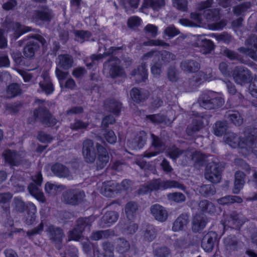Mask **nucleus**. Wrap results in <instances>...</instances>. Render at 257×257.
<instances>
[{
	"label": "nucleus",
	"instance_id": "obj_6",
	"mask_svg": "<svg viewBox=\"0 0 257 257\" xmlns=\"http://www.w3.org/2000/svg\"><path fill=\"white\" fill-rule=\"evenodd\" d=\"M85 197L83 191L76 190H68L62 194V201L67 204L76 205L82 202Z\"/></svg>",
	"mask_w": 257,
	"mask_h": 257
},
{
	"label": "nucleus",
	"instance_id": "obj_45",
	"mask_svg": "<svg viewBox=\"0 0 257 257\" xmlns=\"http://www.w3.org/2000/svg\"><path fill=\"white\" fill-rule=\"evenodd\" d=\"M114 235V231L107 229L105 230H98L93 232L90 236V238L93 240H98L104 238H108Z\"/></svg>",
	"mask_w": 257,
	"mask_h": 257
},
{
	"label": "nucleus",
	"instance_id": "obj_39",
	"mask_svg": "<svg viewBox=\"0 0 257 257\" xmlns=\"http://www.w3.org/2000/svg\"><path fill=\"white\" fill-rule=\"evenodd\" d=\"M245 175L242 171H237L235 174L234 187L233 192L235 194H238L240 189L242 188L244 184Z\"/></svg>",
	"mask_w": 257,
	"mask_h": 257
},
{
	"label": "nucleus",
	"instance_id": "obj_61",
	"mask_svg": "<svg viewBox=\"0 0 257 257\" xmlns=\"http://www.w3.org/2000/svg\"><path fill=\"white\" fill-rule=\"evenodd\" d=\"M167 197L169 200L173 201L177 203H181L185 201L186 199L185 196L180 192H174L169 193L167 195Z\"/></svg>",
	"mask_w": 257,
	"mask_h": 257
},
{
	"label": "nucleus",
	"instance_id": "obj_36",
	"mask_svg": "<svg viewBox=\"0 0 257 257\" xmlns=\"http://www.w3.org/2000/svg\"><path fill=\"white\" fill-rule=\"evenodd\" d=\"M130 94L132 99L137 103H140L146 100L149 94L147 91L137 88H133Z\"/></svg>",
	"mask_w": 257,
	"mask_h": 257
},
{
	"label": "nucleus",
	"instance_id": "obj_47",
	"mask_svg": "<svg viewBox=\"0 0 257 257\" xmlns=\"http://www.w3.org/2000/svg\"><path fill=\"white\" fill-rule=\"evenodd\" d=\"M199 193L204 197H208L216 193V189L212 184H204L199 188Z\"/></svg>",
	"mask_w": 257,
	"mask_h": 257
},
{
	"label": "nucleus",
	"instance_id": "obj_18",
	"mask_svg": "<svg viewBox=\"0 0 257 257\" xmlns=\"http://www.w3.org/2000/svg\"><path fill=\"white\" fill-rule=\"evenodd\" d=\"M74 63L73 57L67 54H60L56 59L57 67L62 69L67 70L72 67Z\"/></svg>",
	"mask_w": 257,
	"mask_h": 257
},
{
	"label": "nucleus",
	"instance_id": "obj_12",
	"mask_svg": "<svg viewBox=\"0 0 257 257\" xmlns=\"http://www.w3.org/2000/svg\"><path fill=\"white\" fill-rule=\"evenodd\" d=\"M96 148L97 151V159L96 160L97 170L104 168L108 163L109 157L106 149L100 144L97 143Z\"/></svg>",
	"mask_w": 257,
	"mask_h": 257
},
{
	"label": "nucleus",
	"instance_id": "obj_24",
	"mask_svg": "<svg viewBox=\"0 0 257 257\" xmlns=\"http://www.w3.org/2000/svg\"><path fill=\"white\" fill-rule=\"evenodd\" d=\"M204 119H205V117L201 116H199L198 119L193 120L186 128V132L188 136H191L199 131L205 124L203 121Z\"/></svg>",
	"mask_w": 257,
	"mask_h": 257
},
{
	"label": "nucleus",
	"instance_id": "obj_10",
	"mask_svg": "<svg viewBox=\"0 0 257 257\" xmlns=\"http://www.w3.org/2000/svg\"><path fill=\"white\" fill-rule=\"evenodd\" d=\"M151 146L155 149V151L145 152L144 157L150 158L163 153L165 149V143L159 137L153 134H151Z\"/></svg>",
	"mask_w": 257,
	"mask_h": 257
},
{
	"label": "nucleus",
	"instance_id": "obj_20",
	"mask_svg": "<svg viewBox=\"0 0 257 257\" xmlns=\"http://www.w3.org/2000/svg\"><path fill=\"white\" fill-rule=\"evenodd\" d=\"M180 67L185 72L195 73L199 70L200 65L196 60L185 59L180 63Z\"/></svg>",
	"mask_w": 257,
	"mask_h": 257
},
{
	"label": "nucleus",
	"instance_id": "obj_53",
	"mask_svg": "<svg viewBox=\"0 0 257 257\" xmlns=\"http://www.w3.org/2000/svg\"><path fill=\"white\" fill-rule=\"evenodd\" d=\"M198 207L204 212L213 213L215 211L214 205L207 200L201 201L198 204Z\"/></svg>",
	"mask_w": 257,
	"mask_h": 257
},
{
	"label": "nucleus",
	"instance_id": "obj_26",
	"mask_svg": "<svg viewBox=\"0 0 257 257\" xmlns=\"http://www.w3.org/2000/svg\"><path fill=\"white\" fill-rule=\"evenodd\" d=\"M190 18L194 22L186 19H181L179 20V23L182 26L191 27H198L202 23V19L199 14L192 13L190 14Z\"/></svg>",
	"mask_w": 257,
	"mask_h": 257
},
{
	"label": "nucleus",
	"instance_id": "obj_56",
	"mask_svg": "<svg viewBox=\"0 0 257 257\" xmlns=\"http://www.w3.org/2000/svg\"><path fill=\"white\" fill-rule=\"evenodd\" d=\"M20 85L17 83L10 84L7 87V93L12 97L16 96L21 93Z\"/></svg>",
	"mask_w": 257,
	"mask_h": 257
},
{
	"label": "nucleus",
	"instance_id": "obj_17",
	"mask_svg": "<svg viewBox=\"0 0 257 257\" xmlns=\"http://www.w3.org/2000/svg\"><path fill=\"white\" fill-rule=\"evenodd\" d=\"M147 140L146 133L141 131L134 139L128 140L127 145L133 150H137L143 148Z\"/></svg>",
	"mask_w": 257,
	"mask_h": 257
},
{
	"label": "nucleus",
	"instance_id": "obj_58",
	"mask_svg": "<svg viewBox=\"0 0 257 257\" xmlns=\"http://www.w3.org/2000/svg\"><path fill=\"white\" fill-rule=\"evenodd\" d=\"M89 125V123L88 121L84 122L80 119H76L74 122L70 124V127L72 130L78 131L86 129Z\"/></svg>",
	"mask_w": 257,
	"mask_h": 257
},
{
	"label": "nucleus",
	"instance_id": "obj_43",
	"mask_svg": "<svg viewBox=\"0 0 257 257\" xmlns=\"http://www.w3.org/2000/svg\"><path fill=\"white\" fill-rule=\"evenodd\" d=\"M138 208V205L137 203L135 201H130L126 204L124 210L126 217L129 220H131L134 218Z\"/></svg>",
	"mask_w": 257,
	"mask_h": 257
},
{
	"label": "nucleus",
	"instance_id": "obj_35",
	"mask_svg": "<svg viewBox=\"0 0 257 257\" xmlns=\"http://www.w3.org/2000/svg\"><path fill=\"white\" fill-rule=\"evenodd\" d=\"M12 29L14 31V37L17 39L23 34L30 32L32 28L30 27L25 26L21 25L18 22H13L10 24Z\"/></svg>",
	"mask_w": 257,
	"mask_h": 257
},
{
	"label": "nucleus",
	"instance_id": "obj_38",
	"mask_svg": "<svg viewBox=\"0 0 257 257\" xmlns=\"http://www.w3.org/2000/svg\"><path fill=\"white\" fill-rule=\"evenodd\" d=\"M227 225L233 228H239L243 224V221L240 219L239 215L236 212L231 213L226 221Z\"/></svg>",
	"mask_w": 257,
	"mask_h": 257
},
{
	"label": "nucleus",
	"instance_id": "obj_34",
	"mask_svg": "<svg viewBox=\"0 0 257 257\" xmlns=\"http://www.w3.org/2000/svg\"><path fill=\"white\" fill-rule=\"evenodd\" d=\"M42 78L43 80L39 82V86L42 91L47 95L51 94L54 91V88L50 77L46 74H43Z\"/></svg>",
	"mask_w": 257,
	"mask_h": 257
},
{
	"label": "nucleus",
	"instance_id": "obj_8",
	"mask_svg": "<svg viewBox=\"0 0 257 257\" xmlns=\"http://www.w3.org/2000/svg\"><path fill=\"white\" fill-rule=\"evenodd\" d=\"M49 237L55 247L60 250L62 248V242L65 234L62 229L54 225L49 226L47 230Z\"/></svg>",
	"mask_w": 257,
	"mask_h": 257
},
{
	"label": "nucleus",
	"instance_id": "obj_52",
	"mask_svg": "<svg viewBox=\"0 0 257 257\" xmlns=\"http://www.w3.org/2000/svg\"><path fill=\"white\" fill-rule=\"evenodd\" d=\"M229 120L235 125L239 126L243 122V119L237 111H228L225 115Z\"/></svg>",
	"mask_w": 257,
	"mask_h": 257
},
{
	"label": "nucleus",
	"instance_id": "obj_37",
	"mask_svg": "<svg viewBox=\"0 0 257 257\" xmlns=\"http://www.w3.org/2000/svg\"><path fill=\"white\" fill-rule=\"evenodd\" d=\"M118 217V213L113 211L106 212L101 219L100 225L104 226H110V224L116 221Z\"/></svg>",
	"mask_w": 257,
	"mask_h": 257
},
{
	"label": "nucleus",
	"instance_id": "obj_19",
	"mask_svg": "<svg viewBox=\"0 0 257 257\" xmlns=\"http://www.w3.org/2000/svg\"><path fill=\"white\" fill-rule=\"evenodd\" d=\"M150 210L152 214L157 220L163 222L167 220L168 214L164 207L156 204L152 205Z\"/></svg>",
	"mask_w": 257,
	"mask_h": 257
},
{
	"label": "nucleus",
	"instance_id": "obj_57",
	"mask_svg": "<svg viewBox=\"0 0 257 257\" xmlns=\"http://www.w3.org/2000/svg\"><path fill=\"white\" fill-rule=\"evenodd\" d=\"M200 46L202 48L201 51L204 54L210 53L214 48L213 42L210 40L205 39L201 40Z\"/></svg>",
	"mask_w": 257,
	"mask_h": 257
},
{
	"label": "nucleus",
	"instance_id": "obj_23",
	"mask_svg": "<svg viewBox=\"0 0 257 257\" xmlns=\"http://www.w3.org/2000/svg\"><path fill=\"white\" fill-rule=\"evenodd\" d=\"M3 156L5 161L11 166H18L22 161V157L15 151L8 150L5 151Z\"/></svg>",
	"mask_w": 257,
	"mask_h": 257
},
{
	"label": "nucleus",
	"instance_id": "obj_48",
	"mask_svg": "<svg viewBox=\"0 0 257 257\" xmlns=\"http://www.w3.org/2000/svg\"><path fill=\"white\" fill-rule=\"evenodd\" d=\"M192 159L194 161V166L196 167L203 166L208 159L204 155L199 152H195L192 154Z\"/></svg>",
	"mask_w": 257,
	"mask_h": 257
},
{
	"label": "nucleus",
	"instance_id": "obj_60",
	"mask_svg": "<svg viewBox=\"0 0 257 257\" xmlns=\"http://www.w3.org/2000/svg\"><path fill=\"white\" fill-rule=\"evenodd\" d=\"M156 229L152 226H148L145 231L144 236L145 240L152 241L156 237Z\"/></svg>",
	"mask_w": 257,
	"mask_h": 257
},
{
	"label": "nucleus",
	"instance_id": "obj_29",
	"mask_svg": "<svg viewBox=\"0 0 257 257\" xmlns=\"http://www.w3.org/2000/svg\"><path fill=\"white\" fill-rule=\"evenodd\" d=\"M51 171L57 176L60 178H67L70 176V171L64 165L56 163L51 167Z\"/></svg>",
	"mask_w": 257,
	"mask_h": 257
},
{
	"label": "nucleus",
	"instance_id": "obj_27",
	"mask_svg": "<svg viewBox=\"0 0 257 257\" xmlns=\"http://www.w3.org/2000/svg\"><path fill=\"white\" fill-rule=\"evenodd\" d=\"M207 220L206 217L200 215H195L192 222V230L194 232H198L204 229L205 227Z\"/></svg>",
	"mask_w": 257,
	"mask_h": 257
},
{
	"label": "nucleus",
	"instance_id": "obj_22",
	"mask_svg": "<svg viewBox=\"0 0 257 257\" xmlns=\"http://www.w3.org/2000/svg\"><path fill=\"white\" fill-rule=\"evenodd\" d=\"M189 222V216L187 214H182L174 222L172 230L174 232L182 231L187 227Z\"/></svg>",
	"mask_w": 257,
	"mask_h": 257
},
{
	"label": "nucleus",
	"instance_id": "obj_49",
	"mask_svg": "<svg viewBox=\"0 0 257 257\" xmlns=\"http://www.w3.org/2000/svg\"><path fill=\"white\" fill-rule=\"evenodd\" d=\"M176 59V56L167 51H158V60L161 61V63H169Z\"/></svg>",
	"mask_w": 257,
	"mask_h": 257
},
{
	"label": "nucleus",
	"instance_id": "obj_44",
	"mask_svg": "<svg viewBox=\"0 0 257 257\" xmlns=\"http://www.w3.org/2000/svg\"><path fill=\"white\" fill-rule=\"evenodd\" d=\"M116 185L113 181L104 182L101 188V193L107 197H110L113 194Z\"/></svg>",
	"mask_w": 257,
	"mask_h": 257
},
{
	"label": "nucleus",
	"instance_id": "obj_2",
	"mask_svg": "<svg viewBox=\"0 0 257 257\" xmlns=\"http://www.w3.org/2000/svg\"><path fill=\"white\" fill-rule=\"evenodd\" d=\"M213 92L202 94L198 99L200 106L206 109H216L224 104V100L220 97H214Z\"/></svg>",
	"mask_w": 257,
	"mask_h": 257
},
{
	"label": "nucleus",
	"instance_id": "obj_64",
	"mask_svg": "<svg viewBox=\"0 0 257 257\" xmlns=\"http://www.w3.org/2000/svg\"><path fill=\"white\" fill-rule=\"evenodd\" d=\"M167 77L172 82H176L179 79L178 72L175 67L170 66L167 70Z\"/></svg>",
	"mask_w": 257,
	"mask_h": 257
},
{
	"label": "nucleus",
	"instance_id": "obj_55",
	"mask_svg": "<svg viewBox=\"0 0 257 257\" xmlns=\"http://www.w3.org/2000/svg\"><path fill=\"white\" fill-rule=\"evenodd\" d=\"M171 253L170 249L166 246L158 247L153 251L155 257H169Z\"/></svg>",
	"mask_w": 257,
	"mask_h": 257
},
{
	"label": "nucleus",
	"instance_id": "obj_62",
	"mask_svg": "<svg viewBox=\"0 0 257 257\" xmlns=\"http://www.w3.org/2000/svg\"><path fill=\"white\" fill-rule=\"evenodd\" d=\"M102 246L105 257H113V245L108 241L102 243Z\"/></svg>",
	"mask_w": 257,
	"mask_h": 257
},
{
	"label": "nucleus",
	"instance_id": "obj_25",
	"mask_svg": "<svg viewBox=\"0 0 257 257\" xmlns=\"http://www.w3.org/2000/svg\"><path fill=\"white\" fill-rule=\"evenodd\" d=\"M104 106L108 111L118 115L122 107V104L114 98H110L107 99L104 101Z\"/></svg>",
	"mask_w": 257,
	"mask_h": 257
},
{
	"label": "nucleus",
	"instance_id": "obj_33",
	"mask_svg": "<svg viewBox=\"0 0 257 257\" xmlns=\"http://www.w3.org/2000/svg\"><path fill=\"white\" fill-rule=\"evenodd\" d=\"M131 75L135 77V80L138 82L144 81L147 78L148 72L145 63H142L137 69H134Z\"/></svg>",
	"mask_w": 257,
	"mask_h": 257
},
{
	"label": "nucleus",
	"instance_id": "obj_31",
	"mask_svg": "<svg viewBox=\"0 0 257 257\" xmlns=\"http://www.w3.org/2000/svg\"><path fill=\"white\" fill-rule=\"evenodd\" d=\"M27 213L25 215V222L27 225H31L34 223L36 219L37 208L35 205L32 203H28V209L26 210Z\"/></svg>",
	"mask_w": 257,
	"mask_h": 257
},
{
	"label": "nucleus",
	"instance_id": "obj_28",
	"mask_svg": "<svg viewBox=\"0 0 257 257\" xmlns=\"http://www.w3.org/2000/svg\"><path fill=\"white\" fill-rule=\"evenodd\" d=\"M190 152L187 150H183L173 146L168 149V156L173 160L176 161L181 156H183L185 158V164L187 162L186 158L188 159V156Z\"/></svg>",
	"mask_w": 257,
	"mask_h": 257
},
{
	"label": "nucleus",
	"instance_id": "obj_40",
	"mask_svg": "<svg viewBox=\"0 0 257 257\" xmlns=\"http://www.w3.org/2000/svg\"><path fill=\"white\" fill-rule=\"evenodd\" d=\"M165 5L164 0H144L142 8H152L154 11H159Z\"/></svg>",
	"mask_w": 257,
	"mask_h": 257
},
{
	"label": "nucleus",
	"instance_id": "obj_50",
	"mask_svg": "<svg viewBox=\"0 0 257 257\" xmlns=\"http://www.w3.org/2000/svg\"><path fill=\"white\" fill-rule=\"evenodd\" d=\"M203 15L208 22L217 21L219 19V11L217 9L204 11Z\"/></svg>",
	"mask_w": 257,
	"mask_h": 257
},
{
	"label": "nucleus",
	"instance_id": "obj_14",
	"mask_svg": "<svg viewBox=\"0 0 257 257\" xmlns=\"http://www.w3.org/2000/svg\"><path fill=\"white\" fill-rule=\"evenodd\" d=\"M223 244L226 254L230 255L232 252L237 251L239 248V242L234 235H229L224 238Z\"/></svg>",
	"mask_w": 257,
	"mask_h": 257
},
{
	"label": "nucleus",
	"instance_id": "obj_5",
	"mask_svg": "<svg viewBox=\"0 0 257 257\" xmlns=\"http://www.w3.org/2000/svg\"><path fill=\"white\" fill-rule=\"evenodd\" d=\"M34 116L43 125L47 127L56 124L57 120L52 115L49 110L44 107H39L34 111Z\"/></svg>",
	"mask_w": 257,
	"mask_h": 257
},
{
	"label": "nucleus",
	"instance_id": "obj_7",
	"mask_svg": "<svg viewBox=\"0 0 257 257\" xmlns=\"http://www.w3.org/2000/svg\"><path fill=\"white\" fill-rule=\"evenodd\" d=\"M232 76L235 82L241 85L249 82L252 79L251 72L247 68L242 66L236 67Z\"/></svg>",
	"mask_w": 257,
	"mask_h": 257
},
{
	"label": "nucleus",
	"instance_id": "obj_30",
	"mask_svg": "<svg viewBox=\"0 0 257 257\" xmlns=\"http://www.w3.org/2000/svg\"><path fill=\"white\" fill-rule=\"evenodd\" d=\"M246 151H252L253 148L257 147V128H253L248 136L245 138Z\"/></svg>",
	"mask_w": 257,
	"mask_h": 257
},
{
	"label": "nucleus",
	"instance_id": "obj_32",
	"mask_svg": "<svg viewBox=\"0 0 257 257\" xmlns=\"http://www.w3.org/2000/svg\"><path fill=\"white\" fill-rule=\"evenodd\" d=\"M122 47H111L108 49H105V52L102 54L99 55H95L93 54L91 56L90 59L91 60V62L89 63L86 64V66L88 67H90L92 66L94 64L95 61H98L99 60L102 59L104 57L108 56L111 54H112L115 51L119 50L122 49Z\"/></svg>",
	"mask_w": 257,
	"mask_h": 257
},
{
	"label": "nucleus",
	"instance_id": "obj_46",
	"mask_svg": "<svg viewBox=\"0 0 257 257\" xmlns=\"http://www.w3.org/2000/svg\"><path fill=\"white\" fill-rule=\"evenodd\" d=\"M115 248L120 253H124L129 250L130 244L129 242L123 237H119L115 242Z\"/></svg>",
	"mask_w": 257,
	"mask_h": 257
},
{
	"label": "nucleus",
	"instance_id": "obj_9",
	"mask_svg": "<svg viewBox=\"0 0 257 257\" xmlns=\"http://www.w3.org/2000/svg\"><path fill=\"white\" fill-rule=\"evenodd\" d=\"M82 154L86 162L92 163L96 159V153L93 142L90 139L84 140L82 143Z\"/></svg>",
	"mask_w": 257,
	"mask_h": 257
},
{
	"label": "nucleus",
	"instance_id": "obj_11",
	"mask_svg": "<svg viewBox=\"0 0 257 257\" xmlns=\"http://www.w3.org/2000/svg\"><path fill=\"white\" fill-rule=\"evenodd\" d=\"M53 17L51 10L47 8H44L35 11L32 17V21L37 25H41L44 22H49Z\"/></svg>",
	"mask_w": 257,
	"mask_h": 257
},
{
	"label": "nucleus",
	"instance_id": "obj_16",
	"mask_svg": "<svg viewBox=\"0 0 257 257\" xmlns=\"http://www.w3.org/2000/svg\"><path fill=\"white\" fill-rule=\"evenodd\" d=\"M225 142L232 148L239 147L246 150L245 138L240 139L235 134L229 133L225 139Z\"/></svg>",
	"mask_w": 257,
	"mask_h": 257
},
{
	"label": "nucleus",
	"instance_id": "obj_4",
	"mask_svg": "<svg viewBox=\"0 0 257 257\" xmlns=\"http://www.w3.org/2000/svg\"><path fill=\"white\" fill-rule=\"evenodd\" d=\"M220 167V163L215 160L208 163L205 169V178L212 183H219L221 178Z\"/></svg>",
	"mask_w": 257,
	"mask_h": 257
},
{
	"label": "nucleus",
	"instance_id": "obj_54",
	"mask_svg": "<svg viewBox=\"0 0 257 257\" xmlns=\"http://www.w3.org/2000/svg\"><path fill=\"white\" fill-rule=\"evenodd\" d=\"M227 129V124L226 121H218L215 123L214 134L217 136H221L226 133Z\"/></svg>",
	"mask_w": 257,
	"mask_h": 257
},
{
	"label": "nucleus",
	"instance_id": "obj_3",
	"mask_svg": "<svg viewBox=\"0 0 257 257\" xmlns=\"http://www.w3.org/2000/svg\"><path fill=\"white\" fill-rule=\"evenodd\" d=\"M32 179L34 182L30 183L28 186L29 193L39 201L44 203L46 201V198L44 193L39 189L41 185L43 178L40 172H37L36 174L32 176Z\"/></svg>",
	"mask_w": 257,
	"mask_h": 257
},
{
	"label": "nucleus",
	"instance_id": "obj_15",
	"mask_svg": "<svg viewBox=\"0 0 257 257\" xmlns=\"http://www.w3.org/2000/svg\"><path fill=\"white\" fill-rule=\"evenodd\" d=\"M109 63H110L109 71L110 76L113 78L120 75L122 70L119 66V60L115 57H111L107 61L104 62V66H106Z\"/></svg>",
	"mask_w": 257,
	"mask_h": 257
},
{
	"label": "nucleus",
	"instance_id": "obj_63",
	"mask_svg": "<svg viewBox=\"0 0 257 257\" xmlns=\"http://www.w3.org/2000/svg\"><path fill=\"white\" fill-rule=\"evenodd\" d=\"M63 186L57 185L50 183L45 184V191L47 193L51 195H55L60 189H62Z\"/></svg>",
	"mask_w": 257,
	"mask_h": 257
},
{
	"label": "nucleus",
	"instance_id": "obj_21",
	"mask_svg": "<svg viewBox=\"0 0 257 257\" xmlns=\"http://www.w3.org/2000/svg\"><path fill=\"white\" fill-rule=\"evenodd\" d=\"M40 45L35 40H30L26 44L23 50L24 56L28 58L33 59L35 54L39 50Z\"/></svg>",
	"mask_w": 257,
	"mask_h": 257
},
{
	"label": "nucleus",
	"instance_id": "obj_42",
	"mask_svg": "<svg viewBox=\"0 0 257 257\" xmlns=\"http://www.w3.org/2000/svg\"><path fill=\"white\" fill-rule=\"evenodd\" d=\"M12 205L13 210L18 213H23L28 209V203L26 204L22 198L19 197H14Z\"/></svg>",
	"mask_w": 257,
	"mask_h": 257
},
{
	"label": "nucleus",
	"instance_id": "obj_13",
	"mask_svg": "<svg viewBox=\"0 0 257 257\" xmlns=\"http://www.w3.org/2000/svg\"><path fill=\"white\" fill-rule=\"evenodd\" d=\"M218 238L217 234L214 231L208 232L202 240L201 246L206 252L211 251Z\"/></svg>",
	"mask_w": 257,
	"mask_h": 257
},
{
	"label": "nucleus",
	"instance_id": "obj_59",
	"mask_svg": "<svg viewBox=\"0 0 257 257\" xmlns=\"http://www.w3.org/2000/svg\"><path fill=\"white\" fill-rule=\"evenodd\" d=\"M249 2H244L238 6L233 7V11L235 15L237 16L240 15L242 13L245 12L250 7Z\"/></svg>",
	"mask_w": 257,
	"mask_h": 257
},
{
	"label": "nucleus",
	"instance_id": "obj_41",
	"mask_svg": "<svg viewBox=\"0 0 257 257\" xmlns=\"http://www.w3.org/2000/svg\"><path fill=\"white\" fill-rule=\"evenodd\" d=\"M93 221V217L91 216L79 218L76 221V227L79 232H83L86 228L90 229Z\"/></svg>",
	"mask_w": 257,
	"mask_h": 257
},
{
	"label": "nucleus",
	"instance_id": "obj_1",
	"mask_svg": "<svg viewBox=\"0 0 257 257\" xmlns=\"http://www.w3.org/2000/svg\"><path fill=\"white\" fill-rule=\"evenodd\" d=\"M172 188H177L182 190H185V187L179 182L174 180H162L160 179H155L151 181L145 187V190L143 188L140 190V192H146L148 191L158 190L159 189H167Z\"/></svg>",
	"mask_w": 257,
	"mask_h": 257
},
{
	"label": "nucleus",
	"instance_id": "obj_51",
	"mask_svg": "<svg viewBox=\"0 0 257 257\" xmlns=\"http://www.w3.org/2000/svg\"><path fill=\"white\" fill-rule=\"evenodd\" d=\"M242 202V199L239 196L228 195L221 197L217 200V202L221 205H229L233 203H241Z\"/></svg>",
	"mask_w": 257,
	"mask_h": 257
}]
</instances>
